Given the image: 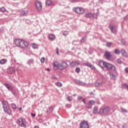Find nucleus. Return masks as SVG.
<instances>
[{"mask_svg": "<svg viewBox=\"0 0 128 128\" xmlns=\"http://www.w3.org/2000/svg\"><path fill=\"white\" fill-rule=\"evenodd\" d=\"M99 66L101 68H105L108 70H112V72H114L116 70V66H114L104 61H100Z\"/></svg>", "mask_w": 128, "mask_h": 128, "instance_id": "1", "label": "nucleus"}, {"mask_svg": "<svg viewBox=\"0 0 128 128\" xmlns=\"http://www.w3.org/2000/svg\"><path fill=\"white\" fill-rule=\"evenodd\" d=\"M69 62L70 61L68 60L62 61L61 63L58 64V65L56 64V63L54 62V70H58V68L61 70H66V68H68V62Z\"/></svg>", "mask_w": 128, "mask_h": 128, "instance_id": "2", "label": "nucleus"}, {"mask_svg": "<svg viewBox=\"0 0 128 128\" xmlns=\"http://www.w3.org/2000/svg\"><path fill=\"white\" fill-rule=\"evenodd\" d=\"M14 43L16 46L20 48H28V43L21 39H16L14 40Z\"/></svg>", "mask_w": 128, "mask_h": 128, "instance_id": "3", "label": "nucleus"}, {"mask_svg": "<svg viewBox=\"0 0 128 128\" xmlns=\"http://www.w3.org/2000/svg\"><path fill=\"white\" fill-rule=\"evenodd\" d=\"M110 112V109L108 106H106L103 108H101L98 112L100 116H108Z\"/></svg>", "mask_w": 128, "mask_h": 128, "instance_id": "4", "label": "nucleus"}, {"mask_svg": "<svg viewBox=\"0 0 128 128\" xmlns=\"http://www.w3.org/2000/svg\"><path fill=\"white\" fill-rule=\"evenodd\" d=\"M2 106L4 112L10 115V106H8V102L6 100L2 101Z\"/></svg>", "mask_w": 128, "mask_h": 128, "instance_id": "5", "label": "nucleus"}, {"mask_svg": "<svg viewBox=\"0 0 128 128\" xmlns=\"http://www.w3.org/2000/svg\"><path fill=\"white\" fill-rule=\"evenodd\" d=\"M17 124L21 128L26 126V120L24 118H19L17 120Z\"/></svg>", "mask_w": 128, "mask_h": 128, "instance_id": "6", "label": "nucleus"}, {"mask_svg": "<svg viewBox=\"0 0 128 128\" xmlns=\"http://www.w3.org/2000/svg\"><path fill=\"white\" fill-rule=\"evenodd\" d=\"M72 10L78 14H84V10L80 7L74 8Z\"/></svg>", "mask_w": 128, "mask_h": 128, "instance_id": "7", "label": "nucleus"}, {"mask_svg": "<svg viewBox=\"0 0 128 128\" xmlns=\"http://www.w3.org/2000/svg\"><path fill=\"white\" fill-rule=\"evenodd\" d=\"M80 128H90L88 122L86 120L81 122L80 124Z\"/></svg>", "mask_w": 128, "mask_h": 128, "instance_id": "8", "label": "nucleus"}, {"mask_svg": "<svg viewBox=\"0 0 128 128\" xmlns=\"http://www.w3.org/2000/svg\"><path fill=\"white\" fill-rule=\"evenodd\" d=\"M36 8L38 12H40L42 10V3L40 1H36L35 3Z\"/></svg>", "mask_w": 128, "mask_h": 128, "instance_id": "9", "label": "nucleus"}, {"mask_svg": "<svg viewBox=\"0 0 128 128\" xmlns=\"http://www.w3.org/2000/svg\"><path fill=\"white\" fill-rule=\"evenodd\" d=\"M108 28L111 30L112 32V34H116L118 32V28H116V27L115 26H112V25L110 24L108 26Z\"/></svg>", "mask_w": 128, "mask_h": 128, "instance_id": "10", "label": "nucleus"}, {"mask_svg": "<svg viewBox=\"0 0 128 128\" xmlns=\"http://www.w3.org/2000/svg\"><path fill=\"white\" fill-rule=\"evenodd\" d=\"M104 56L108 60H110V59L112 58V55H110V54L108 52H106L105 54H104Z\"/></svg>", "mask_w": 128, "mask_h": 128, "instance_id": "11", "label": "nucleus"}, {"mask_svg": "<svg viewBox=\"0 0 128 128\" xmlns=\"http://www.w3.org/2000/svg\"><path fill=\"white\" fill-rule=\"evenodd\" d=\"M7 72L8 73L10 74H14V72H16V68L14 67H11L8 69Z\"/></svg>", "mask_w": 128, "mask_h": 128, "instance_id": "12", "label": "nucleus"}, {"mask_svg": "<svg viewBox=\"0 0 128 128\" xmlns=\"http://www.w3.org/2000/svg\"><path fill=\"white\" fill-rule=\"evenodd\" d=\"M120 52L122 56H124V58H128V53L124 50L122 49L120 51Z\"/></svg>", "mask_w": 128, "mask_h": 128, "instance_id": "13", "label": "nucleus"}, {"mask_svg": "<svg viewBox=\"0 0 128 128\" xmlns=\"http://www.w3.org/2000/svg\"><path fill=\"white\" fill-rule=\"evenodd\" d=\"M69 62L72 66H74H74H78L80 64V62L78 61H73L71 62Z\"/></svg>", "mask_w": 128, "mask_h": 128, "instance_id": "14", "label": "nucleus"}, {"mask_svg": "<svg viewBox=\"0 0 128 128\" xmlns=\"http://www.w3.org/2000/svg\"><path fill=\"white\" fill-rule=\"evenodd\" d=\"M28 14V11L26 10H24L20 12V16H27Z\"/></svg>", "mask_w": 128, "mask_h": 128, "instance_id": "15", "label": "nucleus"}, {"mask_svg": "<svg viewBox=\"0 0 128 128\" xmlns=\"http://www.w3.org/2000/svg\"><path fill=\"white\" fill-rule=\"evenodd\" d=\"M4 86L8 88V90H10V92L12 90V86H10L9 84L5 83Z\"/></svg>", "mask_w": 128, "mask_h": 128, "instance_id": "16", "label": "nucleus"}, {"mask_svg": "<svg viewBox=\"0 0 128 128\" xmlns=\"http://www.w3.org/2000/svg\"><path fill=\"white\" fill-rule=\"evenodd\" d=\"M102 80H97L95 83V86L97 87L100 86H102Z\"/></svg>", "mask_w": 128, "mask_h": 128, "instance_id": "17", "label": "nucleus"}, {"mask_svg": "<svg viewBox=\"0 0 128 128\" xmlns=\"http://www.w3.org/2000/svg\"><path fill=\"white\" fill-rule=\"evenodd\" d=\"M85 16L87 18H94V14H92L91 12L86 13L85 14Z\"/></svg>", "mask_w": 128, "mask_h": 128, "instance_id": "18", "label": "nucleus"}, {"mask_svg": "<svg viewBox=\"0 0 128 128\" xmlns=\"http://www.w3.org/2000/svg\"><path fill=\"white\" fill-rule=\"evenodd\" d=\"M110 76L113 80H116V75L114 74V73L112 72H110Z\"/></svg>", "mask_w": 128, "mask_h": 128, "instance_id": "19", "label": "nucleus"}, {"mask_svg": "<svg viewBox=\"0 0 128 128\" xmlns=\"http://www.w3.org/2000/svg\"><path fill=\"white\" fill-rule=\"evenodd\" d=\"M100 16V12H98L95 14H93V18L98 20V17Z\"/></svg>", "mask_w": 128, "mask_h": 128, "instance_id": "20", "label": "nucleus"}, {"mask_svg": "<svg viewBox=\"0 0 128 128\" xmlns=\"http://www.w3.org/2000/svg\"><path fill=\"white\" fill-rule=\"evenodd\" d=\"M54 38H56L54 34H51L49 35V39L50 40H54Z\"/></svg>", "mask_w": 128, "mask_h": 128, "instance_id": "21", "label": "nucleus"}, {"mask_svg": "<svg viewBox=\"0 0 128 128\" xmlns=\"http://www.w3.org/2000/svg\"><path fill=\"white\" fill-rule=\"evenodd\" d=\"M54 110V108H52V106H50L48 108V110H47V114H50V112H52Z\"/></svg>", "mask_w": 128, "mask_h": 128, "instance_id": "22", "label": "nucleus"}, {"mask_svg": "<svg viewBox=\"0 0 128 128\" xmlns=\"http://www.w3.org/2000/svg\"><path fill=\"white\" fill-rule=\"evenodd\" d=\"M120 42L123 46H126V40H124V38L121 39Z\"/></svg>", "mask_w": 128, "mask_h": 128, "instance_id": "23", "label": "nucleus"}, {"mask_svg": "<svg viewBox=\"0 0 128 128\" xmlns=\"http://www.w3.org/2000/svg\"><path fill=\"white\" fill-rule=\"evenodd\" d=\"M86 36H83L80 40V42L82 44V42H86Z\"/></svg>", "mask_w": 128, "mask_h": 128, "instance_id": "24", "label": "nucleus"}, {"mask_svg": "<svg viewBox=\"0 0 128 128\" xmlns=\"http://www.w3.org/2000/svg\"><path fill=\"white\" fill-rule=\"evenodd\" d=\"M122 88H127V90H128V85L126 84H122Z\"/></svg>", "mask_w": 128, "mask_h": 128, "instance_id": "25", "label": "nucleus"}, {"mask_svg": "<svg viewBox=\"0 0 128 128\" xmlns=\"http://www.w3.org/2000/svg\"><path fill=\"white\" fill-rule=\"evenodd\" d=\"M93 114H98V108L94 107L93 110Z\"/></svg>", "mask_w": 128, "mask_h": 128, "instance_id": "26", "label": "nucleus"}, {"mask_svg": "<svg viewBox=\"0 0 128 128\" xmlns=\"http://www.w3.org/2000/svg\"><path fill=\"white\" fill-rule=\"evenodd\" d=\"M83 98H84L82 96H78V102H80V103L82 102V100Z\"/></svg>", "mask_w": 128, "mask_h": 128, "instance_id": "27", "label": "nucleus"}, {"mask_svg": "<svg viewBox=\"0 0 128 128\" xmlns=\"http://www.w3.org/2000/svg\"><path fill=\"white\" fill-rule=\"evenodd\" d=\"M46 6H50V4H52V0H48L46 2Z\"/></svg>", "mask_w": 128, "mask_h": 128, "instance_id": "28", "label": "nucleus"}, {"mask_svg": "<svg viewBox=\"0 0 128 128\" xmlns=\"http://www.w3.org/2000/svg\"><path fill=\"white\" fill-rule=\"evenodd\" d=\"M34 64V60L33 59H30L28 62V64Z\"/></svg>", "mask_w": 128, "mask_h": 128, "instance_id": "29", "label": "nucleus"}, {"mask_svg": "<svg viewBox=\"0 0 128 128\" xmlns=\"http://www.w3.org/2000/svg\"><path fill=\"white\" fill-rule=\"evenodd\" d=\"M0 10L2 12H6V9L4 6H2L0 8Z\"/></svg>", "mask_w": 128, "mask_h": 128, "instance_id": "30", "label": "nucleus"}, {"mask_svg": "<svg viewBox=\"0 0 128 128\" xmlns=\"http://www.w3.org/2000/svg\"><path fill=\"white\" fill-rule=\"evenodd\" d=\"M114 53L116 54H120V50H118V49H115L114 51Z\"/></svg>", "mask_w": 128, "mask_h": 128, "instance_id": "31", "label": "nucleus"}, {"mask_svg": "<svg viewBox=\"0 0 128 128\" xmlns=\"http://www.w3.org/2000/svg\"><path fill=\"white\" fill-rule=\"evenodd\" d=\"M75 72L76 74H80V68H76L75 70Z\"/></svg>", "mask_w": 128, "mask_h": 128, "instance_id": "32", "label": "nucleus"}, {"mask_svg": "<svg viewBox=\"0 0 128 128\" xmlns=\"http://www.w3.org/2000/svg\"><path fill=\"white\" fill-rule=\"evenodd\" d=\"M79 85L80 86H86V84L84 82H82V81L80 80L79 82Z\"/></svg>", "mask_w": 128, "mask_h": 128, "instance_id": "33", "label": "nucleus"}, {"mask_svg": "<svg viewBox=\"0 0 128 128\" xmlns=\"http://www.w3.org/2000/svg\"><path fill=\"white\" fill-rule=\"evenodd\" d=\"M12 110H16V105L14 104H12Z\"/></svg>", "mask_w": 128, "mask_h": 128, "instance_id": "34", "label": "nucleus"}, {"mask_svg": "<svg viewBox=\"0 0 128 128\" xmlns=\"http://www.w3.org/2000/svg\"><path fill=\"white\" fill-rule=\"evenodd\" d=\"M56 86H58V88H61V86H62V84L60 82H57Z\"/></svg>", "mask_w": 128, "mask_h": 128, "instance_id": "35", "label": "nucleus"}, {"mask_svg": "<svg viewBox=\"0 0 128 128\" xmlns=\"http://www.w3.org/2000/svg\"><path fill=\"white\" fill-rule=\"evenodd\" d=\"M32 48H33L34 49L38 48V44H32Z\"/></svg>", "mask_w": 128, "mask_h": 128, "instance_id": "36", "label": "nucleus"}, {"mask_svg": "<svg viewBox=\"0 0 128 128\" xmlns=\"http://www.w3.org/2000/svg\"><path fill=\"white\" fill-rule=\"evenodd\" d=\"M86 106L87 108H92V106L91 104H90L88 102V104H86Z\"/></svg>", "mask_w": 128, "mask_h": 128, "instance_id": "37", "label": "nucleus"}, {"mask_svg": "<svg viewBox=\"0 0 128 128\" xmlns=\"http://www.w3.org/2000/svg\"><path fill=\"white\" fill-rule=\"evenodd\" d=\"M5 62H6V60L4 59H2L0 60V64H4Z\"/></svg>", "mask_w": 128, "mask_h": 128, "instance_id": "38", "label": "nucleus"}, {"mask_svg": "<svg viewBox=\"0 0 128 128\" xmlns=\"http://www.w3.org/2000/svg\"><path fill=\"white\" fill-rule=\"evenodd\" d=\"M90 104H91L92 106L94 104V100H91L88 102Z\"/></svg>", "mask_w": 128, "mask_h": 128, "instance_id": "39", "label": "nucleus"}, {"mask_svg": "<svg viewBox=\"0 0 128 128\" xmlns=\"http://www.w3.org/2000/svg\"><path fill=\"white\" fill-rule=\"evenodd\" d=\"M84 66H88V68H90V66L92 64L90 63H84Z\"/></svg>", "mask_w": 128, "mask_h": 128, "instance_id": "40", "label": "nucleus"}, {"mask_svg": "<svg viewBox=\"0 0 128 128\" xmlns=\"http://www.w3.org/2000/svg\"><path fill=\"white\" fill-rule=\"evenodd\" d=\"M63 36H68V31H64L63 34H62Z\"/></svg>", "mask_w": 128, "mask_h": 128, "instance_id": "41", "label": "nucleus"}, {"mask_svg": "<svg viewBox=\"0 0 128 128\" xmlns=\"http://www.w3.org/2000/svg\"><path fill=\"white\" fill-rule=\"evenodd\" d=\"M106 46L108 48H110L112 46V42H107Z\"/></svg>", "mask_w": 128, "mask_h": 128, "instance_id": "42", "label": "nucleus"}, {"mask_svg": "<svg viewBox=\"0 0 128 128\" xmlns=\"http://www.w3.org/2000/svg\"><path fill=\"white\" fill-rule=\"evenodd\" d=\"M66 108H72V104H66Z\"/></svg>", "mask_w": 128, "mask_h": 128, "instance_id": "43", "label": "nucleus"}, {"mask_svg": "<svg viewBox=\"0 0 128 128\" xmlns=\"http://www.w3.org/2000/svg\"><path fill=\"white\" fill-rule=\"evenodd\" d=\"M90 68L92 70H96V67H94L92 64H91V65L90 66Z\"/></svg>", "mask_w": 128, "mask_h": 128, "instance_id": "44", "label": "nucleus"}, {"mask_svg": "<svg viewBox=\"0 0 128 128\" xmlns=\"http://www.w3.org/2000/svg\"><path fill=\"white\" fill-rule=\"evenodd\" d=\"M26 23L27 24H32V22L28 20H27L26 21Z\"/></svg>", "mask_w": 128, "mask_h": 128, "instance_id": "45", "label": "nucleus"}, {"mask_svg": "<svg viewBox=\"0 0 128 128\" xmlns=\"http://www.w3.org/2000/svg\"><path fill=\"white\" fill-rule=\"evenodd\" d=\"M116 62L118 64H122V60H120V59H118L116 60Z\"/></svg>", "mask_w": 128, "mask_h": 128, "instance_id": "46", "label": "nucleus"}, {"mask_svg": "<svg viewBox=\"0 0 128 128\" xmlns=\"http://www.w3.org/2000/svg\"><path fill=\"white\" fill-rule=\"evenodd\" d=\"M80 81V80H74V82H75L76 84H79Z\"/></svg>", "mask_w": 128, "mask_h": 128, "instance_id": "47", "label": "nucleus"}, {"mask_svg": "<svg viewBox=\"0 0 128 128\" xmlns=\"http://www.w3.org/2000/svg\"><path fill=\"white\" fill-rule=\"evenodd\" d=\"M121 112H126V109L122 108H121Z\"/></svg>", "mask_w": 128, "mask_h": 128, "instance_id": "48", "label": "nucleus"}, {"mask_svg": "<svg viewBox=\"0 0 128 128\" xmlns=\"http://www.w3.org/2000/svg\"><path fill=\"white\" fill-rule=\"evenodd\" d=\"M40 62H42V64H44V58H42L41 59H40Z\"/></svg>", "mask_w": 128, "mask_h": 128, "instance_id": "49", "label": "nucleus"}, {"mask_svg": "<svg viewBox=\"0 0 128 128\" xmlns=\"http://www.w3.org/2000/svg\"><path fill=\"white\" fill-rule=\"evenodd\" d=\"M67 100H68V102H71V100H72V98H70V96L67 97Z\"/></svg>", "mask_w": 128, "mask_h": 128, "instance_id": "50", "label": "nucleus"}, {"mask_svg": "<svg viewBox=\"0 0 128 128\" xmlns=\"http://www.w3.org/2000/svg\"><path fill=\"white\" fill-rule=\"evenodd\" d=\"M56 54H58V48H56Z\"/></svg>", "mask_w": 128, "mask_h": 128, "instance_id": "51", "label": "nucleus"}, {"mask_svg": "<svg viewBox=\"0 0 128 128\" xmlns=\"http://www.w3.org/2000/svg\"><path fill=\"white\" fill-rule=\"evenodd\" d=\"M12 94H14V96H16V92H14V91H13L12 90Z\"/></svg>", "mask_w": 128, "mask_h": 128, "instance_id": "52", "label": "nucleus"}, {"mask_svg": "<svg viewBox=\"0 0 128 128\" xmlns=\"http://www.w3.org/2000/svg\"><path fill=\"white\" fill-rule=\"evenodd\" d=\"M31 114L33 118H34V116H36V114L31 113Z\"/></svg>", "mask_w": 128, "mask_h": 128, "instance_id": "53", "label": "nucleus"}, {"mask_svg": "<svg viewBox=\"0 0 128 128\" xmlns=\"http://www.w3.org/2000/svg\"><path fill=\"white\" fill-rule=\"evenodd\" d=\"M125 72H126V74H128V68H125Z\"/></svg>", "mask_w": 128, "mask_h": 128, "instance_id": "54", "label": "nucleus"}, {"mask_svg": "<svg viewBox=\"0 0 128 128\" xmlns=\"http://www.w3.org/2000/svg\"><path fill=\"white\" fill-rule=\"evenodd\" d=\"M128 20V16H125L124 18V20Z\"/></svg>", "mask_w": 128, "mask_h": 128, "instance_id": "55", "label": "nucleus"}, {"mask_svg": "<svg viewBox=\"0 0 128 128\" xmlns=\"http://www.w3.org/2000/svg\"><path fill=\"white\" fill-rule=\"evenodd\" d=\"M82 102H84V104H86V101H84V99H82Z\"/></svg>", "mask_w": 128, "mask_h": 128, "instance_id": "56", "label": "nucleus"}, {"mask_svg": "<svg viewBox=\"0 0 128 128\" xmlns=\"http://www.w3.org/2000/svg\"><path fill=\"white\" fill-rule=\"evenodd\" d=\"M53 80H58V78H56V76H54L52 77Z\"/></svg>", "mask_w": 128, "mask_h": 128, "instance_id": "57", "label": "nucleus"}, {"mask_svg": "<svg viewBox=\"0 0 128 128\" xmlns=\"http://www.w3.org/2000/svg\"><path fill=\"white\" fill-rule=\"evenodd\" d=\"M34 128H38V126H36Z\"/></svg>", "mask_w": 128, "mask_h": 128, "instance_id": "58", "label": "nucleus"}, {"mask_svg": "<svg viewBox=\"0 0 128 128\" xmlns=\"http://www.w3.org/2000/svg\"><path fill=\"white\" fill-rule=\"evenodd\" d=\"M46 70H48V72H50V69L48 68Z\"/></svg>", "mask_w": 128, "mask_h": 128, "instance_id": "59", "label": "nucleus"}, {"mask_svg": "<svg viewBox=\"0 0 128 128\" xmlns=\"http://www.w3.org/2000/svg\"><path fill=\"white\" fill-rule=\"evenodd\" d=\"M19 110H22V108H19Z\"/></svg>", "mask_w": 128, "mask_h": 128, "instance_id": "60", "label": "nucleus"}, {"mask_svg": "<svg viewBox=\"0 0 128 128\" xmlns=\"http://www.w3.org/2000/svg\"><path fill=\"white\" fill-rule=\"evenodd\" d=\"M93 94L92 92H90V94Z\"/></svg>", "mask_w": 128, "mask_h": 128, "instance_id": "61", "label": "nucleus"}, {"mask_svg": "<svg viewBox=\"0 0 128 128\" xmlns=\"http://www.w3.org/2000/svg\"><path fill=\"white\" fill-rule=\"evenodd\" d=\"M89 53H90V54H92V53H90V52H89Z\"/></svg>", "mask_w": 128, "mask_h": 128, "instance_id": "62", "label": "nucleus"}, {"mask_svg": "<svg viewBox=\"0 0 128 128\" xmlns=\"http://www.w3.org/2000/svg\"><path fill=\"white\" fill-rule=\"evenodd\" d=\"M89 53H90V54H92V53H90V52H89Z\"/></svg>", "mask_w": 128, "mask_h": 128, "instance_id": "63", "label": "nucleus"}]
</instances>
